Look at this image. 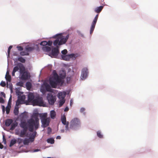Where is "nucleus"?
Instances as JSON below:
<instances>
[{
  "mask_svg": "<svg viewBox=\"0 0 158 158\" xmlns=\"http://www.w3.org/2000/svg\"><path fill=\"white\" fill-rule=\"evenodd\" d=\"M0 95L3 96L4 97H5L6 96L5 94L3 92H1Z\"/></svg>",
  "mask_w": 158,
  "mask_h": 158,
  "instance_id": "nucleus-48",
  "label": "nucleus"
},
{
  "mask_svg": "<svg viewBox=\"0 0 158 158\" xmlns=\"http://www.w3.org/2000/svg\"><path fill=\"white\" fill-rule=\"evenodd\" d=\"M6 80L7 81L10 82L11 81V76L9 74H6L5 76Z\"/></svg>",
  "mask_w": 158,
  "mask_h": 158,
  "instance_id": "nucleus-26",
  "label": "nucleus"
},
{
  "mask_svg": "<svg viewBox=\"0 0 158 158\" xmlns=\"http://www.w3.org/2000/svg\"><path fill=\"white\" fill-rule=\"evenodd\" d=\"M7 106H11V102H10V100L8 102Z\"/></svg>",
  "mask_w": 158,
  "mask_h": 158,
  "instance_id": "nucleus-54",
  "label": "nucleus"
},
{
  "mask_svg": "<svg viewBox=\"0 0 158 158\" xmlns=\"http://www.w3.org/2000/svg\"><path fill=\"white\" fill-rule=\"evenodd\" d=\"M17 125V123H12L11 125L10 130L12 131L14 130Z\"/></svg>",
  "mask_w": 158,
  "mask_h": 158,
  "instance_id": "nucleus-28",
  "label": "nucleus"
},
{
  "mask_svg": "<svg viewBox=\"0 0 158 158\" xmlns=\"http://www.w3.org/2000/svg\"><path fill=\"white\" fill-rule=\"evenodd\" d=\"M47 99L49 104L51 105L54 104L56 101V97L52 94H48L47 95Z\"/></svg>",
  "mask_w": 158,
  "mask_h": 158,
  "instance_id": "nucleus-10",
  "label": "nucleus"
},
{
  "mask_svg": "<svg viewBox=\"0 0 158 158\" xmlns=\"http://www.w3.org/2000/svg\"><path fill=\"white\" fill-rule=\"evenodd\" d=\"M40 117L42 124L41 126L44 128L48 126L50 123V119L49 118H47V113H44L42 114H40Z\"/></svg>",
  "mask_w": 158,
  "mask_h": 158,
  "instance_id": "nucleus-5",
  "label": "nucleus"
},
{
  "mask_svg": "<svg viewBox=\"0 0 158 158\" xmlns=\"http://www.w3.org/2000/svg\"><path fill=\"white\" fill-rule=\"evenodd\" d=\"M37 132L35 131L33 132L32 133L30 134V136L29 138L30 141L31 142H32L34 141L35 138L36 136Z\"/></svg>",
  "mask_w": 158,
  "mask_h": 158,
  "instance_id": "nucleus-16",
  "label": "nucleus"
},
{
  "mask_svg": "<svg viewBox=\"0 0 158 158\" xmlns=\"http://www.w3.org/2000/svg\"><path fill=\"white\" fill-rule=\"evenodd\" d=\"M62 80L60 78L58 74L55 71L53 72V76L51 77L49 79V83L52 88H56L58 84L61 82Z\"/></svg>",
  "mask_w": 158,
  "mask_h": 158,
  "instance_id": "nucleus-3",
  "label": "nucleus"
},
{
  "mask_svg": "<svg viewBox=\"0 0 158 158\" xmlns=\"http://www.w3.org/2000/svg\"><path fill=\"white\" fill-rule=\"evenodd\" d=\"M27 114L25 113H21L19 115L20 118L22 120H23L27 118Z\"/></svg>",
  "mask_w": 158,
  "mask_h": 158,
  "instance_id": "nucleus-24",
  "label": "nucleus"
},
{
  "mask_svg": "<svg viewBox=\"0 0 158 158\" xmlns=\"http://www.w3.org/2000/svg\"><path fill=\"white\" fill-rule=\"evenodd\" d=\"M66 92H60L58 93V98L60 99H64V98L66 95Z\"/></svg>",
  "mask_w": 158,
  "mask_h": 158,
  "instance_id": "nucleus-17",
  "label": "nucleus"
},
{
  "mask_svg": "<svg viewBox=\"0 0 158 158\" xmlns=\"http://www.w3.org/2000/svg\"><path fill=\"white\" fill-rule=\"evenodd\" d=\"M69 37V34L66 36L62 35L61 34H56L54 36V38H56L53 42V45L54 46H60L64 44L67 41Z\"/></svg>",
  "mask_w": 158,
  "mask_h": 158,
  "instance_id": "nucleus-2",
  "label": "nucleus"
},
{
  "mask_svg": "<svg viewBox=\"0 0 158 158\" xmlns=\"http://www.w3.org/2000/svg\"><path fill=\"white\" fill-rule=\"evenodd\" d=\"M26 86L27 89H30L31 87V84L30 82H27L26 84Z\"/></svg>",
  "mask_w": 158,
  "mask_h": 158,
  "instance_id": "nucleus-31",
  "label": "nucleus"
},
{
  "mask_svg": "<svg viewBox=\"0 0 158 158\" xmlns=\"http://www.w3.org/2000/svg\"><path fill=\"white\" fill-rule=\"evenodd\" d=\"M2 112L3 113H4L5 112V107L4 106H2Z\"/></svg>",
  "mask_w": 158,
  "mask_h": 158,
  "instance_id": "nucleus-50",
  "label": "nucleus"
},
{
  "mask_svg": "<svg viewBox=\"0 0 158 158\" xmlns=\"http://www.w3.org/2000/svg\"><path fill=\"white\" fill-rule=\"evenodd\" d=\"M34 96L33 93H30L28 95V101L30 102H32V101L34 100Z\"/></svg>",
  "mask_w": 158,
  "mask_h": 158,
  "instance_id": "nucleus-19",
  "label": "nucleus"
},
{
  "mask_svg": "<svg viewBox=\"0 0 158 158\" xmlns=\"http://www.w3.org/2000/svg\"><path fill=\"white\" fill-rule=\"evenodd\" d=\"M47 42L46 41H43L41 42L40 44L43 46H46L47 45Z\"/></svg>",
  "mask_w": 158,
  "mask_h": 158,
  "instance_id": "nucleus-37",
  "label": "nucleus"
},
{
  "mask_svg": "<svg viewBox=\"0 0 158 158\" xmlns=\"http://www.w3.org/2000/svg\"><path fill=\"white\" fill-rule=\"evenodd\" d=\"M47 45L49 46H51L52 44V42L51 41H49L48 42H47Z\"/></svg>",
  "mask_w": 158,
  "mask_h": 158,
  "instance_id": "nucleus-45",
  "label": "nucleus"
},
{
  "mask_svg": "<svg viewBox=\"0 0 158 158\" xmlns=\"http://www.w3.org/2000/svg\"><path fill=\"white\" fill-rule=\"evenodd\" d=\"M17 85L22 86L23 85V83L21 82H19L17 83Z\"/></svg>",
  "mask_w": 158,
  "mask_h": 158,
  "instance_id": "nucleus-46",
  "label": "nucleus"
},
{
  "mask_svg": "<svg viewBox=\"0 0 158 158\" xmlns=\"http://www.w3.org/2000/svg\"><path fill=\"white\" fill-rule=\"evenodd\" d=\"M12 48V46H10L9 47L8 50V56L9 57L10 50Z\"/></svg>",
  "mask_w": 158,
  "mask_h": 158,
  "instance_id": "nucleus-38",
  "label": "nucleus"
},
{
  "mask_svg": "<svg viewBox=\"0 0 158 158\" xmlns=\"http://www.w3.org/2000/svg\"><path fill=\"white\" fill-rule=\"evenodd\" d=\"M61 137H60V136H57L56 137V139H61Z\"/></svg>",
  "mask_w": 158,
  "mask_h": 158,
  "instance_id": "nucleus-55",
  "label": "nucleus"
},
{
  "mask_svg": "<svg viewBox=\"0 0 158 158\" xmlns=\"http://www.w3.org/2000/svg\"><path fill=\"white\" fill-rule=\"evenodd\" d=\"M55 48H53L52 50L50 56L52 57L56 58L58 56L59 53V47L57 45Z\"/></svg>",
  "mask_w": 158,
  "mask_h": 158,
  "instance_id": "nucleus-9",
  "label": "nucleus"
},
{
  "mask_svg": "<svg viewBox=\"0 0 158 158\" xmlns=\"http://www.w3.org/2000/svg\"><path fill=\"white\" fill-rule=\"evenodd\" d=\"M22 141V139H18V142L19 143H21Z\"/></svg>",
  "mask_w": 158,
  "mask_h": 158,
  "instance_id": "nucleus-51",
  "label": "nucleus"
},
{
  "mask_svg": "<svg viewBox=\"0 0 158 158\" xmlns=\"http://www.w3.org/2000/svg\"><path fill=\"white\" fill-rule=\"evenodd\" d=\"M39 151H40L39 149H36L34 151V152H36Z\"/></svg>",
  "mask_w": 158,
  "mask_h": 158,
  "instance_id": "nucleus-56",
  "label": "nucleus"
},
{
  "mask_svg": "<svg viewBox=\"0 0 158 158\" xmlns=\"http://www.w3.org/2000/svg\"><path fill=\"white\" fill-rule=\"evenodd\" d=\"M56 116V113L55 111L53 110L50 112V116L53 119Z\"/></svg>",
  "mask_w": 158,
  "mask_h": 158,
  "instance_id": "nucleus-23",
  "label": "nucleus"
},
{
  "mask_svg": "<svg viewBox=\"0 0 158 158\" xmlns=\"http://www.w3.org/2000/svg\"><path fill=\"white\" fill-rule=\"evenodd\" d=\"M14 55H15V56H17L16 54V53H15L14 54Z\"/></svg>",
  "mask_w": 158,
  "mask_h": 158,
  "instance_id": "nucleus-61",
  "label": "nucleus"
},
{
  "mask_svg": "<svg viewBox=\"0 0 158 158\" xmlns=\"http://www.w3.org/2000/svg\"><path fill=\"white\" fill-rule=\"evenodd\" d=\"M9 74V72L8 71H7L6 72V74Z\"/></svg>",
  "mask_w": 158,
  "mask_h": 158,
  "instance_id": "nucleus-60",
  "label": "nucleus"
},
{
  "mask_svg": "<svg viewBox=\"0 0 158 158\" xmlns=\"http://www.w3.org/2000/svg\"><path fill=\"white\" fill-rule=\"evenodd\" d=\"M20 67V73L21 74V78L23 80L28 79L30 77V74L25 71V67L22 64H19Z\"/></svg>",
  "mask_w": 158,
  "mask_h": 158,
  "instance_id": "nucleus-4",
  "label": "nucleus"
},
{
  "mask_svg": "<svg viewBox=\"0 0 158 158\" xmlns=\"http://www.w3.org/2000/svg\"><path fill=\"white\" fill-rule=\"evenodd\" d=\"M69 110V109L68 107H66L64 109V111H67Z\"/></svg>",
  "mask_w": 158,
  "mask_h": 158,
  "instance_id": "nucleus-52",
  "label": "nucleus"
},
{
  "mask_svg": "<svg viewBox=\"0 0 158 158\" xmlns=\"http://www.w3.org/2000/svg\"><path fill=\"white\" fill-rule=\"evenodd\" d=\"M3 141L4 144H6V140L4 135H3Z\"/></svg>",
  "mask_w": 158,
  "mask_h": 158,
  "instance_id": "nucleus-47",
  "label": "nucleus"
},
{
  "mask_svg": "<svg viewBox=\"0 0 158 158\" xmlns=\"http://www.w3.org/2000/svg\"><path fill=\"white\" fill-rule=\"evenodd\" d=\"M85 110V109L84 108H81L80 109V112L81 113L84 112Z\"/></svg>",
  "mask_w": 158,
  "mask_h": 158,
  "instance_id": "nucleus-49",
  "label": "nucleus"
},
{
  "mask_svg": "<svg viewBox=\"0 0 158 158\" xmlns=\"http://www.w3.org/2000/svg\"><path fill=\"white\" fill-rule=\"evenodd\" d=\"M25 98V96L24 95L19 96L18 99L16 102V105L19 106L20 104H22V102H23Z\"/></svg>",
  "mask_w": 158,
  "mask_h": 158,
  "instance_id": "nucleus-13",
  "label": "nucleus"
},
{
  "mask_svg": "<svg viewBox=\"0 0 158 158\" xmlns=\"http://www.w3.org/2000/svg\"><path fill=\"white\" fill-rule=\"evenodd\" d=\"M11 108V106H7L6 107V113L7 114H9L10 110V108Z\"/></svg>",
  "mask_w": 158,
  "mask_h": 158,
  "instance_id": "nucleus-34",
  "label": "nucleus"
},
{
  "mask_svg": "<svg viewBox=\"0 0 158 158\" xmlns=\"http://www.w3.org/2000/svg\"><path fill=\"white\" fill-rule=\"evenodd\" d=\"M103 8V6H100L98 7L95 9L94 11L97 13H99L101 11Z\"/></svg>",
  "mask_w": 158,
  "mask_h": 158,
  "instance_id": "nucleus-20",
  "label": "nucleus"
},
{
  "mask_svg": "<svg viewBox=\"0 0 158 158\" xmlns=\"http://www.w3.org/2000/svg\"><path fill=\"white\" fill-rule=\"evenodd\" d=\"M32 103L34 106H43L44 105V102L41 98H37L33 100Z\"/></svg>",
  "mask_w": 158,
  "mask_h": 158,
  "instance_id": "nucleus-7",
  "label": "nucleus"
},
{
  "mask_svg": "<svg viewBox=\"0 0 158 158\" xmlns=\"http://www.w3.org/2000/svg\"><path fill=\"white\" fill-rule=\"evenodd\" d=\"M11 97L10 96V99H9V100H10V102H11Z\"/></svg>",
  "mask_w": 158,
  "mask_h": 158,
  "instance_id": "nucleus-59",
  "label": "nucleus"
},
{
  "mask_svg": "<svg viewBox=\"0 0 158 158\" xmlns=\"http://www.w3.org/2000/svg\"><path fill=\"white\" fill-rule=\"evenodd\" d=\"M18 60L22 63H25L26 61L25 59L22 57H18Z\"/></svg>",
  "mask_w": 158,
  "mask_h": 158,
  "instance_id": "nucleus-30",
  "label": "nucleus"
},
{
  "mask_svg": "<svg viewBox=\"0 0 158 158\" xmlns=\"http://www.w3.org/2000/svg\"><path fill=\"white\" fill-rule=\"evenodd\" d=\"M97 135L98 137L100 138H103V135L101 134V132L99 131H97Z\"/></svg>",
  "mask_w": 158,
  "mask_h": 158,
  "instance_id": "nucleus-36",
  "label": "nucleus"
},
{
  "mask_svg": "<svg viewBox=\"0 0 158 158\" xmlns=\"http://www.w3.org/2000/svg\"><path fill=\"white\" fill-rule=\"evenodd\" d=\"M4 100L2 97H0V103H4Z\"/></svg>",
  "mask_w": 158,
  "mask_h": 158,
  "instance_id": "nucleus-43",
  "label": "nucleus"
},
{
  "mask_svg": "<svg viewBox=\"0 0 158 158\" xmlns=\"http://www.w3.org/2000/svg\"><path fill=\"white\" fill-rule=\"evenodd\" d=\"M30 142L31 141L29 138H25L23 140V143L24 145H28Z\"/></svg>",
  "mask_w": 158,
  "mask_h": 158,
  "instance_id": "nucleus-25",
  "label": "nucleus"
},
{
  "mask_svg": "<svg viewBox=\"0 0 158 158\" xmlns=\"http://www.w3.org/2000/svg\"><path fill=\"white\" fill-rule=\"evenodd\" d=\"M67 53V51L65 49L61 51V53L63 55H66Z\"/></svg>",
  "mask_w": 158,
  "mask_h": 158,
  "instance_id": "nucleus-42",
  "label": "nucleus"
},
{
  "mask_svg": "<svg viewBox=\"0 0 158 158\" xmlns=\"http://www.w3.org/2000/svg\"><path fill=\"white\" fill-rule=\"evenodd\" d=\"M61 120L62 124L65 125V131L66 132L70 131L69 128V123L68 122H67L66 120V117L65 115L62 116Z\"/></svg>",
  "mask_w": 158,
  "mask_h": 158,
  "instance_id": "nucleus-8",
  "label": "nucleus"
},
{
  "mask_svg": "<svg viewBox=\"0 0 158 158\" xmlns=\"http://www.w3.org/2000/svg\"><path fill=\"white\" fill-rule=\"evenodd\" d=\"M19 64H21V63H19L18 64L17 66H15L14 67L12 73V76H14L15 75V73L18 71L19 69L20 70V67L19 65Z\"/></svg>",
  "mask_w": 158,
  "mask_h": 158,
  "instance_id": "nucleus-18",
  "label": "nucleus"
},
{
  "mask_svg": "<svg viewBox=\"0 0 158 158\" xmlns=\"http://www.w3.org/2000/svg\"><path fill=\"white\" fill-rule=\"evenodd\" d=\"M14 113L15 115H18L19 114V109L18 108H15L14 110Z\"/></svg>",
  "mask_w": 158,
  "mask_h": 158,
  "instance_id": "nucleus-35",
  "label": "nucleus"
},
{
  "mask_svg": "<svg viewBox=\"0 0 158 158\" xmlns=\"http://www.w3.org/2000/svg\"><path fill=\"white\" fill-rule=\"evenodd\" d=\"M38 113H35L33 114V117L34 118H31L28 120L27 123L25 121H21L20 127L23 128L21 130L19 134V136L23 137L26 135L28 129L30 132L33 131L34 128L35 130H37L39 127V119L38 118Z\"/></svg>",
  "mask_w": 158,
  "mask_h": 158,
  "instance_id": "nucleus-1",
  "label": "nucleus"
},
{
  "mask_svg": "<svg viewBox=\"0 0 158 158\" xmlns=\"http://www.w3.org/2000/svg\"><path fill=\"white\" fill-rule=\"evenodd\" d=\"M42 49L44 51L49 52L51 51V48L48 46H45L43 47Z\"/></svg>",
  "mask_w": 158,
  "mask_h": 158,
  "instance_id": "nucleus-22",
  "label": "nucleus"
},
{
  "mask_svg": "<svg viewBox=\"0 0 158 158\" xmlns=\"http://www.w3.org/2000/svg\"><path fill=\"white\" fill-rule=\"evenodd\" d=\"M60 100L59 101V106L60 107H61L62 106L63 104L65 102V99H60Z\"/></svg>",
  "mask_w": 158,
  "mask_h": 158,
  "instance_id": "nucleus-32",
  "label": "nucleus"
},
{
  "mask_svg": "<svg viewBox=\"0 0 158 158\" xmlns=\"http://www.w3.org/2000/svg\"><path fill=\"white\" fill-rule=\"evenodd\" d=\"M34 48L32 47H26V50L28 52H30L32 51L34 49Z\"/></svg>",
  "mask_w": 158,
  "mask_h": 158,
  "instance_id": "nucleus-33",
  "label": "nucleus"
},
{
  "mask_svg": "<svg viewBox=\"0 0 158 158\" xmlns=\"http://www.w3.org/2000/svg\"><path fill=\"white\" fill-rule=\"evenodd\" d=\"M44 85L46 90L47 91L53 92V90L51 89V86L47 83L44 84Z\"/></svg>",
  "mask_w": 158,
  "mask_h": 158,
  "instance_id": "nucleus-15",
  "label": "nucleus"
},
{
  "mask_svg": "<svg viewBox=\"0 0 158 158\" xmlns=\"http://www.w3.org/2000/svg\"><path fill=\"white\" fill-rule=\"evenodd\" d=\"M0 85L4 87L6 86V84L5 81H2L0 83Z\"/></svg>",
  "mask_w": 158,
  "mask_h": 158,
  "instance_id": "nucleus-40",
  "label": "nucleus"
},
{
  "mask_svg": "<svg viewBox=\"0 0 158 158\" xmlns=\"http://www.w3.org/2000/svg\"><path fill=\"white\" fill-rule=\"evenodd\" d=\"M17 48L18 50L19 51H22L23 50V48L21 46H17Z\"/></svg>",
  "mask_w": 158,
  "mask_h": 158,
  "instance_id": "nucleus-44",
  "label": "nucleus"
},
{
  "mask_svg": "<svg viewBox=\"0 0 158 158\" xmlns=\"http://www.w3.org/2000/svg\"><path fill=\"white\" fill-rule=\"evenodd\" d=\"M4 158L3 157V158Z\"/></svg>",
  "mask_w": 158,
  "mask_h": 158,
  "instance_id": "nucleus-62",
  "label": "nucleus"
},
{
  "mask_svg": "<svg viewBox=\"0 0 158 158\" xmlns=\"http://www.w3.org/2000/svg\"><path fill=\"white\" fill-rule=\"evenodd\" d=\"M81 125V122L80 119L77 118H74L72 119L70 125L69 129H75L80 127ZM70 130V129H69Z\"/></svg>",
  "mask_w": 158,
  "mask_h": 158,
  "instance_id": "nucleus-6",
  "label": "nucleus"
},
{
  "mask_svg": "<svg viewBox=\"0 0 158 158\" xmlns=\"http://www.w3.org/2000/svg\"><path fill=\"white\" fill-rule=\"evenodd\" d=\"M20 54L21 55L23 56L25 55H28L29 53H27L24 51H22L20 52Z\"/></svg>",
  "mask_w": 158,
  "mask_h": 158,
  "instance_id": "nucleus-39",
  "label": "nucleus"
},
{
  "mask_svg": "<svg viewBox=\"0 0 158 158\" xmlns=\"http://www.w3.org/2000/svg\"><path fill=\"white\" fill-rule=\"evenodd\" d=\"M13 120L12 119H7L5 121V125L8 127L12 123Z\"/></svg>",
  "mask_w": 158,
  "mask_h": 158,
  "instance_id": "nucleus-21",
  "label": "nucleus"
},
{
  "mask_svg": "<svg viewBox=\"0 0 158 158\" xmlns=\"http://www.w3.org/2000/svg\"><path fill=\"white\" fill-rule=\"evenodd\" d=\"M10 89L12 91V86H10Z\"/></svg>",
  "mask_w": 158,
  "mask_h": 158,
  "instance_id": "nucleus-57",
  "label": "nucleus"
},
{
  "mask_svg": "<svg viewBox=\"0 0 158 158\" xmlns=\"http://www.w3.org/2000/svg\"><path fill=\"white\" fill-rule=\"evenodd\" d=\"M88 69L87 68H83L81 71V78L82 80L85 79L88 76Z\"/></svg>",
  "mask_w": 158,
  "mask_h": 158,
  "instance_id": "nucleus-11",
  "label": "nucleus"
},
{
  "mask_svg": "<svg viewBox=\"0 0 158 158\" xmlns=\"http://www.w3.org/2000/svg\"><path fill=\"white\" fill-rule=\"evenodd\" d=\"M54 139L52 138L48 139H47V142L51 144H53L54 143Z\"/></svg>",
  "mask_w": 158,
  "mask_h": 158,
  "instance_id": "nucleus-27",
  "label": "nucleus"
},
{
  "mask_svg": "<svg viewBox=\"0 0 158 158\" xmlns=\"http://www.w3.org/2000/svg\"><path fill=\"white\" fill-rule=\"evenodd\" d=\"M64 129L62 130H61V132H64Z\"/></svg>",
  "mask_w": 158,
  "mask_h": 158,
  "instance_id": "nucleus-58",
  "label": "nucleus"
},
{
  "mask_svg": "<svg viewBox=\"0 0 158 158\" xmlns=\"http://www.w3.org/2000/svg\"><path fill=\"white\" fill-rule=\"evenodd\" d=\"M52 132V129L50 127H48L47 128V133L50 134Z\"/></svg>",
  "mask_w": 158,
  "mask_h": 158,
  "instance_id": "nucleus-41",
  "label": "nucleus"
},
{
  "mask_svg": "<svg viewBox=\"0 0 158 158\" xmlns=\"http://www.w3.org/2000/svg\"><path fill=\"white\" fill-rule=\"evenodd\" d=\"M98 14L95 17L93 21L92 24L90 27V34H92L95 28V25L97 23L98 18Z\"/></svg>",
  "mask_w": 158,
  "mask_h": 158,
  "instance_id": "nucleus-12",
  "label": "nucleus"
},
{
  "mask_svg": "<svg viewBox=\"0 0 158 158\" xmlns=\"http://www.w3.org/2000/svg\"><path fill=\"white\" fill-rule=\"evenodd\" d=\"M17 140L15 139H12L10 141V143L9 145L10 147H11L14 144H15L16 143Z\"/></svg>",
  "mask_w": 158,
  "mask_h": 158,
  "instance_id": "nucleus-29",
  "label": "nucleus"
},
{
  "mask_svg": "<svg viewBox=\"0 0 158 158\" xmlns=\"http://www.w3.org/2000/svg\"><path fill=\"white\" fill-rule=\"evenodd\" d=\"M74 54H71L69 55H62L61 58L62 59L65 60H69L70 58L72 57L73 56Z\"/></svg>",
  "mask_w": 158,
  "mask_h": 158,
  "instance_id": "nucleus-14",
  "label": "nucleus"
},
{
  "mask_svg": "<svg viewBox=\"0 0 158 158\" xmlns=\"http://www.w3.org/2000/svg\"><path fill=\"white\" fill-rule=\"evenodd\" d=\"M3 148V146L0 143V148L2 149Z\"/></svg>",
  "mask_w": 158,
  "mask_h": 158,
  "instance_id": "nucleus-53",
  "label": "nucleus"
}]
</instances>
